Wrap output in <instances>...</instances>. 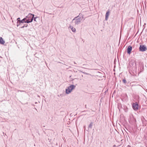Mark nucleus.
Here are the masks:
<instances>
[{"label":"nucleus","mask_w":147,"mask_h":147,"mask_svg":"<svg viewBox=\"0 0 147 147\" xmlns=\"http://www.w3.org/2000/svg\"><path fill=\"white\" fill-rule=\"evenodd\" d=\"M82 19L80 17L78 16L75 17L71 21L72 23H74L75 25H78L81 22Z\"/></svg>","instance_id":"obj_1"},{"label":"nucleus","mask_w":147,"mask_h":147,"mask_svg":"<svg viewBox=\"0 0 147 147\" xmlns=\"http://www.w3.org/2000/svg\"><path fill=\"white\" fill-rule=\"evenodd\" d=\"M34 14L29 13L25 18H26V22L27 23L32 22L34 18Z\"/></svg>","instance_id":"obj_2"},{"label":"nucleus","mask_w":147,"mask_h":147,"mask_svg":"<svg viewBox=\"0 0 147 147\" xmlns=\"http://www.w3.org/2000/svg\"><path fill=\"white\" fill-rule=\"evenodd\" d=\"M76 88V86L73 85H71L66 89L65 92L66 94L70 93Z\"/></svg>","instance_id":"obj_3"},{"label":"nucleus","mask_w":147,"mask_h":147,"mask_svg":"<svg viewBox=\"0 0 147 147\" xmlns=\"http://www.w3.org/2000/svg\"><path fill=\"white\" fill-rule=\"evenodd\" d=\"M139 50L140 51L143 52L146 51L147 50V48L144 45H140Z\"/></svg>","instance_id":"obj_4"},{"label":"nucleus","mask_w":147,"mask_h":147,"mask_svg":"<svg viewBox=\"0 0 147 147\" xmlns=\"http://www.w3.org/2000/svg\"><path fill=\"white\" fill-rule=\"evenodd\" d=\"M138 105L137 102L134 103L132 105V107L135 110H137L138 109Z\"/></svg>","instance_id":"obj_5"},{"label":"nucleus","mask_w":147,"mask_h":147,"mask_svg":"<svg viewBox=\"0 0 147 147\" xmlns=\"http://www.w3.org/2000/svg\"><path fill=\"white\" fill-rule=\"evenodd\" d=\"M130 65H131L132 66L135 67L136 65V62L135 60H132L130 62Z\"/></svg>","instance_id":"obj_6"},{"label":"nucleus","mask_w":147,"mask_h":147,"mask_svg":"<svg viewBox=\"0 0 147 147\" xmlns=\"http://www.w3.org/2000/svg\"><path fill=\"white\" fill-rule=\"evenodd\" d=\"M132 50V47L131 46H129L127 49V52L129 54H130Z\"/></svg>","instance_id":"obj_7"},{"label":"nucleus","mask_w":147,"mask_h":147,"mask_svg":"<svg viewBox=\"0 0 147 147\" xmlns=\"http://www.w3.org/2000/svg\"><path fill=\"white\" fill-rule=\"evenodd\" d=\"M69 28L73 32H76V29L73 27L72 26H70L69 27Z\"/></svg>","instance_id":"obj_8"},{"label":"nucleus","mask_w":147,"mask_h":147,"mask_svg":"<svg viewBox=\"0 0 147 147\" xmlns=\"http://www.w3.org/2000/svg\"><path fill=\"white\" fill-rule=\"evenodd\" d=\"M109 11H107L106 13V15H105V20H107L109 16Z\"/></svg>","instance_id":"obj_9"},{"label":"nucleus","mask_w":147,"mask_h":147,"mask_svg":"<svg viewBox=\"0 0 147 147\" xmlns=\"http://www.w3.org/2000/svg\"><path fill=\"white\" fill-rule=\"evenodd\" d=\"M5 42L3 39L1 37H0V43L2 44H4Z\"/></svg>","instance_id":"obj_10"},{"label":"nucleus","mask_w":147,"mask_h":147,"mask_svg":"<svg viewBox=\"0 0 147 147\" xmlns=\"http://www.w3.org/2000/svg\"><path fill=\"white\" fill-rule=\"evenodd\" d=\"M26 18H24L22 20L20 21L19 24H20V23H26Z\"/></svg>","instance_id":"obj_11"},{"label":"nucleus","mask_w":147,"mask_h":147,"mask_svg":"<svg viewBox=\"0 0 147 147\" xmlns=\"http://www.w3.org/2000/svg\"><path fill=\"white\" fill-rule=\"evenodd\" d=\"M92 123H91L89 125V127L90 128H91L92 127Z\"/></svg>","instance_id":"obj_12"},{"label":"nucleus","mask_w":147,"mask_h":147,"mask_svg":"<svg viewBox=\"0 0 147 147\" xmlns=\"http://www.w3.org/2000/svg\"><path fill=\"white\" fill-rule=\"evenodd\" d=\"M17 20L18 21V22H17V24L19 23V22H20V18H18L17 19Z\"/></svg>","instance_id":"obj_13"},{"label":"nucleus","mask_w":147,"mask_h":147,"mask_svg":"<svg viewBox=\"0 0 147 147\" xmlns=\"http://www.w3.org/2000/svg\"><path fill=\"white\" fill-rule=\"evenodd\" d=\"M28 26V24H26V25H24V26H22L21 28H24V27H27V26Z\"/></svg>","instance_id":"obj_14"},{"label":"nucleus","mask_w":147,"mask_h":147,"mask_svg":"<svg viewBox=\"0 0 147 147\" xmlns=\"http://www.w3.org/2000/svg\"><path fill=\"white\" fill-rule=\"evenodd\" d=\"M123 82L124 83H126V80H125V79H123Z\"/></svg>","instance_id":"obj_15"},{"label":"nucleus","mask_w":147,"mask_h":147,"mask_svg":"<svg viewBox=\"0 0 147 147\" xmlns=\"http://www.w3.org/2000/svg\"><path fill=\"white\" fill-rule=\"evenodd\" d=\"M37 17H35L34 18V21H36V18Z\"/></svg>","instance_id":"obj_16"},{"label":"nucleus","mask_w":147,"mask_h":147,"mask_svg":"<svg viewBox=\"0 0 147 147\" xmlns=\"http://www.w3.org/2000/svg\"><path fill=\"white\" fill-rule=\"evenodd\" d=\"M19 26V24H18V23L17 24V27H18Z\"/></svg>","instance_id":"obj_17"},{"label":"nucleus","mask_w":147,"mask_h":147,"mask_svg":"<svg viewBox=\"0 0 147 147\" xmlns=\"http://www.w3.org/2000/svg\"><path fill=\"white\" fill-rule=\"evenodd\" d=\"M127 147H130V146L129 145H128Z\"/></svg>","instance_id":"obj_18"}]
</instances>
